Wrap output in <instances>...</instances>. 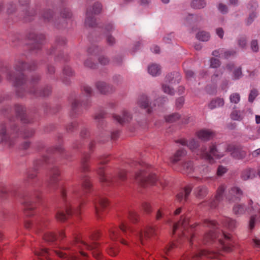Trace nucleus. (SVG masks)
<instances>
[{
	"label": "nucleus",
	"instance_id": "obj_1",
	"mask_svg": "<svg viewBox=\"0 0 260 260\" xmlns=\"http://www.w3.org/2000/svg\"><path fill=\"white\" fill-rule=\"evenodd\" d=\"M100 237L99 232L95 233L90 237V243H89L84 241L80 235H74L72 245L80 250L78 253L68 254L60 251V249L51 251L43 246L35 248L32 251L36 260H89L87 254L82 251L84 249L92 251L93 256L96 259L102 257L101 248L107 250L110 255L116 256L118 253V249L112 244L101 245L96 242Z\"/></svg>",
	"mask_w": 260,
	"mask_h": 260
},
{
	"label": "nucleus",
	"instance_id": "obj_2",
	"mask_svg": "<svg viewBox=\"0 0 260 260\" xmlns=\"http://www.w3.org/2000/svg\"><path fill=\"white\" fill-rule=\"evenodd\" d=\"M139 216L134 211H129L124 217L120 219L119 227L111 225L108 229L107 237L112 242L118 241L121 244L128 245V240L133 238L138 240L142 245L145 244V240L149 238L155 232V229L152 225H148L143 230H136L131 228L127 221L128 219L132 222L138 221Z\"/></svg>",
	"mask_w": 260,
	"mask_h": 260
},
{
	"label": "nucleus",
	"instance_id": "obj_3",
	"mask_svg": "<svg viewBox=\"0 0 260 260\" xmlns=\"http://www.w3.org/2000/svg\"><path fill=\"white\" fill-rule=\"evenodd\" d=\"M204 225L210 227L211 230L205 235L203 243L204 244H217V251L215 252L205 249L200 250L191 256H185L184 260H201L203 257L216 258L220 251L229 252L232 250L234 246V240L231 235L226 234L223 231L220 232L217 228L216 221L207 219L204 221Z\"/></svg>",
	"mask_w": 260,
	"mask_h": 260
},
{
	"label": "nucleus",
	"instance_id": "obj_4",
	"mask_svg": "<svg viewBox=\"0 0 260 260\" xmlns=\"http://www.w3.org/2000/svg\"><path fill=\"white\" fill-rule=\"evenodd\" d=\"M82 182V192L79 191L76 186L68 191L64 187H61V194L64 207L56 213V217L58 220L63 222L72 214L79 215L80 214L81 207L85 203V201L81 200L80 198L83 193L89 191L91 188L88 176L85 175L83 177Z\"/></svg>",
	"mask_w": 260,
	"mask_h": 260
},
{
	"label": "nucleus",
	"instance_id": "obj_5",
	"mask_svg": "<svg viewBox=\"0 0 260 260\" xmlns=\"http://www.w3.org/2000/svg\"><path fill=\"white\" fill-rule=\"evenodd\" d=\"M176 142L182 146H187L194 154L198 156L199 158H203L210 164L214 162V158L218 159L222 157L225 152H230L231 155L236 159H241L246 155L245 151L233 144H222L217 148L216 146L213 145L210 147L209 150L207 151L204 149L201 150L198 149V142L194 139H192L188 143L186 139H181L177 140Z\"/></svg>",
	"mask_w": 260,
	"mask_h": 260
},
{
	"label": "nucleus",
	"instance_id": "obj_6",
	"mask_svg": "<svg viewBox=\"0 0 260 260\" xmlns=\"http://www.w3.org/2000/svg\"><path fill=\"white\" fill-rule=\"evenodd\" d=\"M196 225L191 224L189 217L188 216H181L180 220L174 224L173 229V235H177V242L172 243L164 250V254L161 255L162 260H167L165 254L168 255L169 252L174 248L178 246V243L186 241L193 245L196 239L194 232Z\"/></svg>",
	"mask_w": 260,
	"mask_h": 260
},
{
	"label": "nucleus",
	"instance_id": "obj_7",
	"mask_svg": "<svg viewBox=\"0 0 260 260\" xmlns=\"http://www.w3.org/2000/svg\"><path fill=\"white\" fill-rule=\"evenodd\" d=\"M135 179L138 183L144 187H146L148 185H157L158 183L162 187H165L166 185V183H162L160 179H158L155 174H147L144 170H141L136 174Z\"/></svg>",
	"mask_w": 260,
	"mask_h": 260
},
{
	"label": "nucleus",
	"instance_id": "obj_8",
	"mask_svg": "<svg viewBox=\"0 0 260 260\" xmlns=\"http://www.w3.org/2000/svg\"><path fill=\"white\" fill-rule=\"evenodd\" d=\"M41 193L40 192H36L33 194L26 196L24 199L23 205L24 213L26 216H31L34 214V209L36 207V204L34 203V200L40 201Z\"/></svg>",
	"mask_w": 260,
	"mask_h": 260
},
{
	"label": "nucleus",
	"instance_id": "obj_9",
	"mask_svg": "<svg viewBox=\"0 0 260 260\" xmlns=\"http://www.w3.org/2000/svg\"><path fill=\"white\" fill-rule=\"evenodd\" d=\"M249 210H250V212L251 211V210L253 211H257L258 213L259 214V217L258 218H256V216H252L250 218V221H249V228L251 230H252L254 227V224L255 223L256 220H259L260 221V208L257 207L256 206L255 207V208L253 207H251V208L249 209H246L242 205H235L233 207V212L234 213L237 215H239L241 214H242L246 212H249Z\"/></svg>",
	"mask_w": 260,
	"mask_h": 260
},
{
	"label": "nucleus",
	"instance_id": "obj_10",
	"mask_svg": "<svg viewBox=\"0 0 260 260\" xmlns=\"http://www.w3.org/2000/svg\"><path fill=\"white\" fill-rule=\"evenodd\" d=\"M93 204L97 217L102 218L106 213V210L108 205V200L104 197L98 196L94 200Z\"/></svg>",
	"mask_w": 260,
	"mask_h": 260
},
{
	"label": "nucleus",
	"instance_id": "obj_11",
	"mask_svg": "<svg viewBox=\"0 0 260 260\" xmlns=\"http://www.w3.org/2000/svg\"><path fill=\"white\" fill-rule=\"evenodd\" d=\"M48 220L46 218L39 217L35 223L30 220H27L25 222V226L26 229H34L37 232L43 230L47 227Z\"/></svg>",
	"mask_w": 260,
	"mask_h": 260
},
{
	"label": "nucleus",
	"instance_id": "obj_12",
	"mask_svg": "<svg viewBox=\"0 0 260 260\" xmlns=\"http://www.w3.org/2000/svg\"><path fill=\"white\" fill-rule=\"evenodd\" d=\"M102 10V6L100 3H96L93 6V12L87 11L86 13V18L85 19V24L86 25L91 27H94L95 25V20L93 14H97L100 13Z\"/></svg>",
	"mask_w": 260,
	"mask_h": 260
},
{
	"label": "nucleus",
	"instance_id": "obj_13",
	"mask_svg": "<svg viewBox=\"0 0 260 260\" xmlns=\"http://www.w3.org/2000/svg\"><path fill=\"white\" fill-rule=\"evenodd\" d=\"M242 196V190L238 187H233L226 195L225 199L229 202H236L240 200Z\"/></svg>",
	"mask_w": 260,
	"mask_h": 260
},
{
	"label": "nucleus",
	"instance_id": "obj_14",
	"mask_svg": "<svg viewBox=\"0 0 260 260\" xmlns=\"http://www.w3.org/2000/svg\"><path fill=\"white\" fill-rule=\"evenodd\" d=\"M225 186L224 185H221L219 186L217 190L216 194L215 196L214 200L210 203V206L212 208H216L218 206L220 202L223 200V192Z\"/></svg>",
	"mask_w": 260,
	"mask_h": 260
},
{
	"label": "nucleus",
	"instance_id": "obj_15",
	"mask_svg": "<svg viewBox=\"0 0 260 260\" xmlns=\"http://www.w3.org/2000/svg\"><path fill=\"white\" fill-rule=\"evenodd\" d=\"M166 120L168 122H175L178 121L179 124L187 123L188 119L182 118L178 113L169 115L166 117Z\"/></svg>",
	"mask_w": 260,
	"mask_h": 260
},
{
	"label": "nucleus",
	"instance_id": "obj_16",
	"mask_svg": "<svg viewBox=\"0 0 260 260\" xmlns=\"http://www.w3.org/2000/svg\"><path fill=\"white\" fill-rule=\"evenodd\" d=\"M197 136L202 141H208L214 136V133L208 129H202L197 132Z\"/></svg>",
	"mask_w": 260,
	"mask_h": 260
},
{
	"label": "nucleus",
	"instance_id": "obj_17",
	"mask_svg": "<svg viewBox=\"0 0 260 260\" xmlns=\"http://www.w3.org/2000/svg\"><path fill=\"white\" fill-rule=\"evenodd\" d=\"M64 237V232L63 231H60L57 237L56 234L53 233L49 232L45 233L44 235V239L47 242H54L57 238L63 239Z\"/></svg>",
	"mask_w": 260,
	"mask_h": 260
},
{
	"label": "nucleus",
	"instance_id": "obj_18",
	"mask_svg": "<svg viewBox=\"0 0 260 260\" xmlns=\"http://www.w3.org/2000/svg\"><path fill=\"white\" fill-rule=\"evenodd\" d=\"M192 188V186L191 184L186 186L181 191L177 194V199L180 202L183 200L186 201Z\"/></svg>",
	"mask_w": 260,
	"mask_h": 260
},
{
	"label": "nucleus",
	"instance_id": "obj_19",
	"mask_svg": "<svg viewBox=\"0 0 260 260\" xmlns=\"http://www.w3.org/2000/svg\"><path fill=\"white\" fill-rule=\"evenodd\" d=\"M98 173L100 177L101 181L103 183L109 184L110 182L114 181L115 179H111L109 176L105 175V167H100L98 171Z\"/></svg>",
	"mask_w": 260,
	"mask_h": 260
},
{
	"label": "nucleus",
	"instance_id": "obj_20",
	"mask_svg": "<svg viewBox=\"0 0 260 260\" xmlns=\"http://www.w3.org/2000/svg\"><path fill=\"white\" fill-rule=\"evenodd\" d=\"M60 172L58 168L56 167H53L50 172V185H56L59 181V175Z\"/></svg>",
	"mask_w": 260,
	"mask_h": 260
},
{
	"label": "nucleus",
	"instance_id": "obj_21",
	"mask_svg": "<svg viewBox=\"0 0 260 260\" xmlns=\"http://www.w3.org/2000/svg\"><path fill=\"white\" fill-rule=\"evenodd\" d=\"M114 118L120 124H123L126 122L129 121L131 118V115L127 112L124 111L122 114V117L119 115H114Z\"/></svg>",
	"mask_w": 260,
	"mask_h": 260
},
{
	"label": "nucleus",
	"instance_id": "obj_22",
	"mask_svg": "<svg viewBox=\"0 0 260 260\" xmlns=\"http://www.w3.org/2000/svg\"><path fill=\"white\" fill-rule=\"evenodd\" d=\"M186 152L183 149L178 150L174 155L171 158V161L172 163L175 164L181 159L183 156L185 155Z\"/></svg>",
	"mask_w": 260,
	"mask_h": 260
},
{
	"label": "nucleus",
	"instance_id": "obj_23",
	"mask_svg": "<svg viewBox=\"0 0 260 260\" xmlns=\"http://www.w3.org/2000/svg\"><path fill=\"white\" fill-rule=\"evenodd\" d=\"M234 53L235 52L234 51H227L223 52V50L219 49L214 51L212 52V55L215 56H221V57L226 58L231 55H233Z\"/></svg>",
	"mask_w": 260,
	"mask_h": 260
},
{
	"label": "nucleus",
	"instance_id": "obj_24",
	"mask_svg": "<svg viewBox=\"0 0 260 260\" xmlns=\"http://www.w3.org/2000/svg\"><path fill=\"white\" fill-rule=\"evenodd\" d=\"M96 87L98 90L103 94L108 93L111 90V88L110 86L107 85L104 82H100L97 83Z\"/></svg>",
	"mask_w": 260,
	"mask_h": 260
},
{
	"label": "nucleus",
	"instance_id": "obj_25",
	"mask_svg": "<svg viewBox=\"0 0 260 260\" xmlns=\"http://www.w3.org/2000/svg\"><path fill=\"white\" fill-rule=\"evenodd\" d=\"M148 71L152 76H156L160 73V68L158 65L153 64L148 67Z\"/></svg>",
	"mask_w": 260,
	"mask_h": 260
},
{
	"label": "nucleus",
	"instance_id": "obj_26",
	"mask_svg": "<svg viewBox=\"0 0 260 260\" xmlns=\"http://www.w3.org/2000/svg\"><path fill=\"white\" fill-rule=\"evenodd\" d=\"M138 103L141 107L144 109L147 108L148 112L149 113L151 112L150 108H149L148 98L146 95H143L141 96L139 100Z\"/></svg>",
	"mask_w": 260,
	"mask_h": 260
},
{
	"label": "nucleus",
	"instance_id": "obj_27",
	"mask_svg": "<svg viewBox=\"0 0 260 260\" xmlns=\"http://www.w3.org/2000/svg\"><path fill=\"white\" fill-rule=\"evenodd\" d=\"M224 104V101L222 99H217L214 100H212L209 104V108L211 109L223 106Z\"/></svg>",
	"mask_w": 260,
	"mask_h": 260
},
{
	"label": "nucleus",
	"instance_id": "obj_28",
	"mask_svg": "<svg viewBox=\"0 0 260 260\" xmlns=\"http://www.w3.org/2000/svg\"><path fill=\"white\" fill-rule=\"evenodd\" d=\"M223 224L228 229L232 230L236 227V222L235 220H233L231 218H225L223 221Z\"/></svg>",
	"mask_w": 260,
	"mask_h": 260
},
{
	"label": "nucleus",
	"instance_id": "obj_29",
	"mask_svg": "<svg viewBox=\"0 0 260 260\" xmlns=\"http://www.w3.org/2000/svg\"><path fill=\"white\" fill-rule=\"evenodd\" d=\"M244 117L243 111L235 110L231 114V118L234 120H241Z\"/></svg>",
	"mask_w": 260,
	"mask_h": 260
},
{
	"label": "nucleus",
	"instance_id": "obj_30",
	"mask_svg": "<svg viewBox=\"0 0 260 260\" xmlns=\"http://www.w3.org/2000/svg\"><path fill=\"white\" fill-rule=\"evenodd\" d=\"M254 176V172L253 169H247L242 174V178L244 180H247L249 178H252Z\"/></svg>",
	"mask_w": 260,
	"mask_h": 260
},
{
	"label": "nucleus",
	"instance_id": "obj_31",
	"mask_svg": "<svg viewBox=\"0 0 260 260\" xmlns=\"http://www.w3.org/2000/svg\"><path fill=\"white\" fill-rule=\"evenodd\" d=\"M182 171L183 173L189 174L193 171L192 163L188 161L182 166Z\"/></svg>",
	"mask_w": 260,
	"mask_h": 260
},
{
	"label": "nucleus",
	"instance_id": "obj_32",
	"mask_svg": "<svg viewBox=\"0 0 260 260\" xmlns=\"http://www.w3.org/2000/svg\"><path fill=\"white\" fill-rule=\"evenodd\" d=\"M196 37L201 41H207L210 38V35L207 32L202 31L197 34Z\"/></svg>",
	"mask_w": 260,
	"mask_h": 260
},
{
	"label": "nucleus",
	"instance_id": "obj_33",
	"mask_svg": "<svg viewBox=\"0 0 260 260\" xmlns=\"http://www.w3.org/2000/svg\"><path fill=\"white\" fill-rule=\"evenodd\" d=\"M170 213V211L168 209V207L163 206L158 210L156 214V219H160L164 215L166 214Z\"/></svg>",
	"mask_w": 260,
	"mask_h": 260
},
{
	"label": "nucleus",
	"instance_id": "obj_34",
	"mask_svg": "<svg viewBox=\"0 0 260 260\" xmlns=\"http://www.w3.org/2000/svg\"><path fill=\"white\" fill-rule=\"evenodd\" d=\"M206 5L204 0H193L191 3V7L195 9H201Z\"/></svg>",
	"mask_w": 260,
	"mask_h": 260
},
{
	"label": "nucleus",
	"instance_id": "obj_35",
	"mask_svg": "<svg viewBox=\"0 0 260 260\" xmlns=\"http://www.w3.org/2000/svg\"><path fill=\"white\" fill-rule=\"evenodd\" d=\"M242 71L241 68H238L234 70L233 72V75L232 76V79L233 80L239 79L242 77Z\"/></svg>",
	"mask_w": 260,
	"mask_h": 260
},
{
	"label": "nucleus",
	"instance_id": "obj_36",
	"mask_svg": "<svg viewBox=\"0 0 260 260\" xmlns=\"http://www.w3.org/2000/svg\"><path fill=\"white\" fill-rule=\"evenodd\" d=\"M258 94L257 90L255 89H253L251 90L249 95L248 101L250 102H252Z\"/></svg>",
	"mask_w": 260,
	"mask_h": 260
},
{
	"label": "nucleus",
	"instance_id": "obj_37",
	"mask_svg": "<svg viewBox=\"0 0 260 260\" xmlns=\"http://www.w3.org/2000/svg\"><path fill=\"white\" fill-rule=\"evenodd\" d=\"M240 95L237 93H233L230 96V101L232 103L237 104L240 101Z\"/></svg>",
	"mask_w": 260,
	"mask_h": 260
},
{
	"label": "nucleus",
	"instance_id": "obj_38",
	"mask_svg": "<svg viewBox=\"0 0 260 260\" xmlns=\"http://www.w3.org/2000/svg\"><path fill=\"white\" fill-rule=\"evenodd\" d=\"M207 193V189L205 187H202L198 188L197 190V196L199 198H202L205 196Z\"/></svg>",
	"mask_w": 260,
	"mask_h": 260
},
{
	"label": "nucleus",
	"instance_id": "obj_39",
	"mask_svg": "<svg viewBox=\"0 0 260 260\" xmlns=\"http://www.w3.org/2000/svg\"><path fill=\"white\" fill-rule=\"evenodd\" d=\"M162 89L164 92L167 94L173 95L174 93V89L170 88L169 86H167L166 84L162 85Z\"/></svg>",
	"mask_w": 260,
	"mask_h": 260
},
{
	"label": "nucleus",
	"instance_id": "obj_40",
	"mask_svg": "<svg viewBox=\"0 0 260 260\" xmlns=\"http://www.w3.org/2000/svg\"><path fill=\"white\" fill-rule=\"evenodd\" d=\"M227 171V169L222 166H219L217 169V175L218 176H222Z\"/></svg>",
	"mask_w": 260,
	"mask_h": 260
},
{
	"label": "nucleus",
	"instance_id": "obj_41",
	"mask_svg": "<svg viewBox=\"0 0 260 260\" xmlns=\"http://www.w3.org/2000/svg\"><path fill=\"white\" fill-rule=\"evenodd\" d=\"M220 66V61L218 59L212 58L211 59L210 67L213 68H216Z\"/></svg>",
	"mask_w": 260,
	"mask_h": 260
},
{
	"label": "nucleus",
	"instance_id": "obj_42",
	"mask_svg": "<svg viewBox=\"0 0 260 260\" xmlns=\"http://www.w3.org/2000/svg\"><path fill=\"white\" fill-rule=\"evenodd\" d=\"M142 208L146 212L148 213L151 212V207L149 203H144L142 204Z\"/></svg>",
	"mask_w": 260,
	"mask_h": 260
},
{
	"label": "nucleus",
	"instance_id": "obj_43",
	"mask_svg": "<svg viewBox=\"0 0 260 260\" xmlns=\"http://www.w3.org/2000/svg\"><path fill=\"white\" fill-rule=\"evenodd\" d=\"M6 130L5 128H3L0 133V142L5 141L6 140Z\"/></svg>",
	"mask_w": 260,
	"mask_h": 260
},
{
	"label": "nucleus",
	"instance_id": "obj_44",
	"mask_svg": "<svg viewBox=\"0 0 260 260\" xmlns=\"http://www.w3.org/2000/svg\"><path fill=\"white\" fill-rule=\"evenodd\" d=\"M251 49L254 52H257L258 50V46L257 41L253 40L251 42Z\"/></svg>",
	"mask_w": 260,
	"mask_h": 260
},
{
	"label": "nucleus",
	"instance_id": "obj_45",
	"mask_svg": "<svg viewBox=\"0 0 260 260\" xmlns=\"http://www.w3.org/2000/svg\"><path fill=\"white\" fill-rule=\"evenodd\" d=\"M126 172L125 170L121 171L118 174V177L121 180H124L126 178Z\"/></svg>",
	"mask_w": 260,
	"mask_h": 260
},
{
	"label": "nucleus",
	"instance_id": "obj_46",
	"mask_svg": "<svg viewBox=\"0 0 260 260\" xmlns=\"http://www.w3.org/2000/svg\"><path fill=\"white\" fill-rule=\"evenodd\" d=\"M246 44V40L244 38L242 37L240 38L238 41L239 46L242 48H243L245 46Z\"/></svg>",
	"mask_w": 260,
	"mask_h": 260
},
{
	"label": "nucleus",
	"instance_id": "obj_47",
	"mask_svg": "<svg viewBox=\"0 0 260 260\" xmlns=\"http://www.w3.org/2000/svg\"><path fill=\"white\" fill-rule=\"evenodd\" d=\"M184 103V99L180 98L176 100V105L178 108L181 107Z\"/></svg>",
	"mask_w": 260,
	"mask_h": 260
},
{
	"label": "nucleus",
	"instance_id": "obj_48",
	"mask_svg": "<svg viewBox=\"0 0 260 260\" xmlns=\"http://www.w3.org/2000/svg\"><path fill=\"white\" fill-rule=\"evenodd\" d=\"M218 10L221 13H225L227 12V7L222 4H220L218 6Z\"/></svg>",
	"mask_w": 260,
	"mask_h": 260
},
{
	"label": "nucleus",
	"instance_id": "obj_49",
	"mask_svg": "<svg viewBox=\"0 0 260 260\" xmlns=\"http://www.w3.org/2000/svg\"><path fill=\"white\" fill-rule=\"evenodd\" d=\"M99 61L102 64H106L108 62V59L107 57L102 56L99 58Z\"/></svg>",
	"mask_w": 260,
	"mask_h": 260
},
{
	"label": "nucleus",
	"instance_id": "obj_50",
	"mask_svg": "<svg viewBox=\"0 0 260 260\" xmlns=\"http://www.w3.org/2000/svg\"><path fill=\"white\" fill-rule=\"evenodd\" d=\"M253 246L258 248H260V240L256 238L253 239Z\"/></svg>",
	"mask_w": 260,
	"mask_h": 260
},
{
	"label": "nucleus",
	"instance_id": "obj_51",
	"mask_svg": "<svg viewBox=\"0 0 260 260\" xmlns=\"http://www.w3.org/2000/svg\"><path fill=\"white\" fill-rule=\"evenodd\" d=\"M186 76L187 79H189L190 78L193 77V73L191 70H185Z\"/></svg>",
	"mask_w": 260,
	"mask_h": 260
},
{
	"label": "nucleus",
	"instance_id": "obj_52",
	"mask_svg": "<svg viewBox=\"0 0 260 260\" xmlns=\"http://www.w3.org/2000/svg\"><path fill=\"white\" fill-rule=\"evenodd\" d=\"M216 34L220 38H222L224 34L223 29L221 28H217L216 29Z\"/></svg>",
	"mask_w": 260,
	"mask_h": 260
},
{
	"label": "nucleus",
	"instance_id": "obj_53",
	"mask_svg": "<svg viewBox=\"0 0 260 260\" xmlns=\"http://www.w3.org/2000/svg\"><path fill=\"white\" fill-rule=\"evenodd\" d=\"M255 14H254V13L251 14L249 15V17H248V18L247 19V24H250L252 22L254 18H255Z\"/></svg>",
	"mask_w": 260,
	"mask_h": 260
},
{
	"label": "nucleus",
	"instance_id": "obj_54",
	"mask_svg": "<svg viewBox=\"0 0 260 260\" xmlns=\"http://www.w3.org/2000/svg\"><path fill=\"white\" fill-rule=\"evenodd\" d=\"M107 40L108 43L111 45L113 44L115 42L114 38L111 36L107 37Z\"/></svg>",
	"mask_w": 260,
	"mask_h": 260
},
{
	"label": "nucleus",
	"instance_id": "obj_55",
	"mask_svg": "<svg viewBox=\"0 0 260 260\" xmlns=\"http://www.w3.org/2000/svg\"><path fill=\"white\" fill-rule=\"evenodd\" d=\"M84 90L88 94H90L92 91L91 88L88 86H85L84 87Z\"/></svg>",
	"mask_w": 260,
	"mask_h": 260
},
{
	"label": "nucleus",
	"instance_id": "obj_56",
	"mask_svg": "<svg viewBox=\"0 0 260 260\" xmlns=\"http://www.w3.org/2000/svg\"><path fill=\"white\" fill-rule=\"evenodd\" d=\"M151 51L155 53H158L159 52V48L157 46H154L151 48Z\"/></svg>",
	"mask_w": 260,
	"mask_h": 260
},
{
	"label": "nucleus",
	"instance_id": "obj_57",
	"mask_svg": "<svg viewBox=\"0 0 260 260\" xmlns=\"http://www.w3.org/2000/svg\"><path fill=\"white\" fill-rule=\"evenodd\" d=\"M119 135V132L118 131L113 132L111 134V138L113 140L116 139Z\"/></svg>",
	"mask_w": 260,
	"mask_h": 260
},
{
	"label": "nucleus",
	"instance_id": "obj_58",
	"mask_svg": "<svg viewBox=\"0 0 260 260\" xmlns=\"http://www.w3.org/2000/svg\"><path fill=\"white\" fill-rule=\"evenodd\" d=\"M252 155L254 157H256L258 156V155H260V148H258L255 150H254L252 153Z\"/></svg>",
	"mask_w": 260,
	"mask_h": 260
},
{
	"label": "nucleus",
	"instance_id": "obj_59",
	"mask_svg": "<svg viewBox=\"0 0 260 260\" xmlns=\"http://www.w3.org/2000/svg\"><path fill=\"white\" fill-rule=\"evenodd\" d=\"M172 75V74H171V75H168L166 77V81L171 84L173 83V80L171 78Z\"/></svg>",
	"mask_w": 260,
	"mask_h": 260
},
{
	"label": "nucleus",
	"instance_id": "obj_60",
	"mask_svg": "<svg viewBox=\"0 0 260 260\" xmlns=\"http://www.w3.org/2000/svg\"><path fill=\"white\" fill-rule=\"evenodd\" d=\"M174 75L175 76V77L177 80V83H179V81L181 80V77H180L179 74L176 73L175 74V75L174 74H173V76H174Z\"/></svg>",
	"mask_w": 260,
	"mask_h": 260
},
{
	"label": "nucleus",
	"instance_id": "obj_61",
	"mask_svg": "<svg viewBox=\"0 0 260 260\" xmlns=\"http://www.w3.org/2000/svg\"><path fill=\"white\" fill-rule=\"evenodd\" d=\"M181 208H179L177 209L174 212V215H177L181 213Z\"/></svg>",
	"mask_w": 260,
	"mask_h": 260
},
{
	"label": "nucleus",
	"instance_id": "obj_62",
	"mask_svg": "<svg viewBox=\"0 0 260 260\" xmlns=\"http://www.w3.org/2000/svg\"><path fill=\"white\" fill-rule=\"evenodd\" d=\"M255 122L257 124L260 123V116L255 115Z\"/></svg>",
	"mask_w": 260,
	"mask_h": 260
},
{
	"label": "nucleus",
	"instance_id": "obj_63",
	"mask_svg": "<svg viewBox=\"0 0 260 260\" xmlns=\"http://www.w3.org/2000/svg\"><path fill=\"white\" fill-rule=\"evenodd\" d=\"M85 66H86L87 67H89V68H93V66H94L93 64H89V63H88V61H85Z\"/></svg>",
	"mask_w": 260,
	"mask_h": 260
},
{
	"label": "nucleus",
	"instance_id": "obj_64",
	"mask_svg": "<svg viewBox=\"0 0 260 260\" xmlns=\"http://www.w3.org/2000/svg\"><path fill=\"white\" fill-rule=\"evenodd\" d=\"M233 68H234L233 64H228L226 66V69L230 71H232V70Z\"/></svg>",
	"mask_w": 260,
	"mask_h": 260
}]
</instances>
